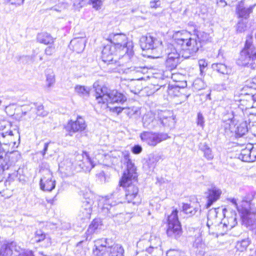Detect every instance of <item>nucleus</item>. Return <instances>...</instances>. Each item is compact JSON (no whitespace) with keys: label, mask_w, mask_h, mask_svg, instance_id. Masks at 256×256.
<instances>
[{"label":"nucleus","mask_w":256,"mask_h":256,"mask_svg":"<svg viewBox=\"0 0 256 256\" xmlns=\"http://www.w3.org/2000/svg\"><path fill=\"white\" fill-rule=\"evenodd\" d=\"M95 92L94 96L98 104H122L126 100V96L116 90L108 89L106 86H101L98 82L93 84Z\"/></svg>","instance_id":"nucleus-1"},{"label":"nucleus","mask_w":256,"mask_h":256,"mask_svg":"<svg viewBox=\"0 0 256 256\" xmlns=\"http://www.w3.org/2000/svg\"><path fill=\"white\" fill-rule=\"evenodd\" d=\"M174 40L177 44L182 47V57L188 58L198 52L196 36L191 35L187 31L182 30L176 32Z\"/></svg>","instance_id":"nucleus-2"},{"label":"nucleus","mask_w":256,"mask_h":256,"mask_svg":"<svg viewBox=\"0 0 256 256\" xmlns=\"http://www.w3.org/2000/svg\"><path fill=\"white\" fill-rule=\"evenodd\" d=\"M108 40L114 44L112 46L116 48V51H119L120 56L126 54L129 56L132 54V43L128 41L126 34L122 33H112L109 35Z\"/></svg>","instance_id":"nucleus-3"},{"label":"nucleus","mask_w":256,"mask_h":256,"mask_svg":"<svg viewBox=\"0 0 256 256\" xmlns=\"http://www.w3.org/2000/svg\"><path fill=\"white\" fill-rule=\"evenodd\" d=\"M140 47L143 50H151L152 58H160L163 48L162 40L150 34L142 36L140 40Z\"/></svg>","instance_id":"nucleus-4"},{"label":"nucleus","mask_w":256,"mask_h":256,"mask_svg":"<svg viewBox=\"0 0 256 256\" xmlns=\"http://www.w3.org/2000/svg\"><path fill=\"white\" fill-rule=\"evenodd\" d=\"M183 52L178 51L174 44L166 43L164 47V53L167 56L165 62L166 67L168 70L175 69L180 61V56Z\"/></svg>","instance_id":"nucleus-5"},{"label":"nucleus","mask_w":256,"mask_h":256,"mask_svg":"<svg viewBox=\"0 0 256 256\" xmlns=\"http://www.w3.org/2000/svg\"><path fill=\"white\" fill-rule=\"evenodd\" d=\"M178 210H174L167 218V228L166 233L168 237L177 239L182 234L180 223L178 218Z\"/></svg>","instance_id":"nucleus-6"},{"label":"nucleus","mask_w":256,"mask_h":256,"mask_svg":"<svg viewBox=\"0 0 256 256\" xmlns=\"http://www.w3.org/2000/svg\"><path fill=\"white\" fill-rule=\"evenodd\" d=\"M240 214L242 224L250 230L256 232V208L238 207Z\"/></svg>","instance_id":"nucleus-7"},{"label":"nucleus","mask_w":256,"mask_h":256,"mask_svg":"<svg viewBox=\"0 0 256 256\" xmlns=\"http://www.w3.org/2000/svg\"><path fill=\"white\" fill-rule=\"evenodd\" d=\"M160 238L155 236H151L148 240H140L137 242V246L141 248L142 251L145 250L153 256L160 254L162 250Z\"/></svg>","instance_id":"nucleus-8"},{"label":"nucleus","mask_w":256,"mask_h":256,"mask_svg":"<svg viewBox=\"0 0 256 256\" xmlns=\"http://www.w3.org/2000/svg\"><path fill=\"white\" fill-rule=\"evenodd\" d=\"M126 185L121 184L120 182V186H122L124 189V198H122L121 195L120 190H116V192H118L120 196L122 197V200H126L128 203H132L134 204H138L140 202V196L138 194V188L135 184L131 182V180H125Z\"/></svg>","instance_id":"nucleus-9"},{"label":"nucleus","mask_w":256,"mask_h":256,"mask_svg":"<svg viewBox=\"0 0 256 256\" xmlns=\"http://www.w3.org/2000/svg\"><path fill=\"white\" fill-rule=\"evenodd\" d=\"M255 60H256V48H254L251 50L242 49L236 63L238 66H246L254 70L256 64L253 62V61Z\"/></svg>","instance_id":"nucleus-10"},{"label":"nucleus","mask_w":256,"mask_h":256,"mask_svg":"<svg viewBox=\"0 0 256 256\" xmlns=\"http://www.w3.org/2000/svg\"><path fill=\"white\" fill-rule=\"evenodd\" d=\"M120 195L118 191L114 192L112 194V198H116L118 200V202L114 204H112V203L110 204V199L106 200V202L102 206L101 211L104 216L109 218H113L118 214H120V212L118 210L116 205L124 202V201H122V197L120 196Z\"/></svg>","instance_id":"nucleus-11"},{"label":"nucleus","mask_w":256,"mask_h":256,"mask_svg":"<svg viewBox=\"0 0 256 256\" xmlns=\"http://www.w3.org/2000/svg\"><path fill=\"white\" fill-rule=\"evenodd\" d=\"M142 141L150 146H156L158 144L168 138V136L164 133H153L144 132L140 135Z\"/></svg>","instance_id":"nucleus-12"},{"label":"nucleus","mask_w":256,"mask_h":256,"mask_svg":"<svg viewBox=\"0 0 256 256\" xmlns=\"http://www.w3.org/2000/svg\"><path fill=\"white\" fill-rule=\"evenodd\" d=\"M114 244L112 238H102L94 241L93 252L96 256H104L108 248Z\"/></svg>","instance_id":"nucleus-13"},{"label":"nucleus","mask_w":256,"mask_h":256,"mask_svg":"<svg viewBox=\"0 0 256 256\" xmlns=\"http://www.w3.org/2000/svg\"><path fill=\"white\" fill-rule=\"evenodd\" d=\"M124 158L126 163V170L124 173L120 180V184H121L126 185L124 184L125 180H135L137 178L138 174L136 173V168L134 164L130 158L129 154H126L124 156Z\"/></svg>","instance_id":"nucleus-14"},{"label":"nucleus","mask_w":256,"mask_h":256,"mask_svg":"<svg viewBox=\"0 0 256 256\" xmlns=\"http://www.w3.org/2000/svg\"><path fill=\"white\" fill-rule=\"evenodd\" d=\"M118 53H119V51H116V48L112 44H107L104 47L102 52V60L108 64L115 63L116 60H114V56Z\"/></svg>","instance_id":"nucleus-15"},{"label":"nucleus","mask_w":256,"mask_h":256,"mask_svg":"<svg viewBox=\"0 0 256 256\" xmlns=\"http://www.w3.org/2000/svg\"><path fill=\"white\" fill-rule=\"evenodd\" d=\"M86 128V124L84 120L78 116L76 121L70 120L66 126V129L69 132L68 135L72 136V132L82 131L85 130Z\"/></svg>","instance_id":"nucleus-16"},{"label":"nucleus","mask_w":256,"mask_h":256,"mask_svg":"<svg viewBox=\"0 0 256 256\" xmlns=\"http://www.w3.org/2000/svg\"><path fill=\"white\" fill-rule=\"evenodd\" d=\"M254 5L248 8L244 6V2H240L236 6V12L238 18H242L246 20L250 17V14L252 12Z\"/></svg>","instance_id":"nucleus-17"},{"label":"nucleus","mask_w":256,"mask_h":256,"mask_svg":"<svg viewBox=\"0 0 256 256\" xmlns=\"http://www.w3.org/2000/svg\"><path fill=\"white\" fill-rule=\"evenodd\" d=\"M32 240L36 243L43 242L42 246L46 248L50 246L51 244L50 238L47 234L41 230L36 231Z\"/></svg>","instance_id":"nucleus-18"},{"label":"nucleus","mask_w":256,"mask_h":256,"mask_svg":"<svg viewBox=\"0 0 256 256\" xmlns=\"http://www.w3.org/2000/svg\"><path fill=\"white\" fill-rule=\"evenodd\" d=\"M46 175L47 178L44 176L41 178L40 187L42 190L50 192L55 188V180H52V174L50 171H48Z\"/></svg>","instance_id":"nucleus-19"},{"label":"nucleus","mask_w":256,"mask_h":256,"mask_svg":"<svg viewBox=\"0 0 256 256\" xmlns=\"http://www.w3.org/2000/svg\"><path fill=\"white\" fill-rule=\"evenodd\" d=\"M206 194L207 203L206 206V208H208L219 199L222 194V191L220 189L214 187L208 189Z\"/></svg>","instance_id":"nucleus-20"},{"label":"nucleus","mask_w":256,"mask_h":256,"mask_svg":"<svg viewBox=\"0 0 256 256\" xmlns=\"http://www.w3.org/2000/svg\"><path fill=\"white\" fill-rule=\"evenodd\" d=\"M84 162H88L90 164L92 168L94 166L92 160L86 152H83L82 154H76L75 156V160L72 162V164L74 166H78L82 168L84 166Z\"/></svg>","instance_id":"nucleus-21"},{"label":"nucleus","mask_w":256,"mask_h":256,"mask_svg":"<svg viewBox=\"0 0 256 256\" xmlns=\"http://www.w3.org/2000/svg\"><path fill=\"white\" fill-rule=\"evenodd\" d=\"M21 158V154L18 150L13 151L6 154L4 165L8 166V170L15 166L16 163Z\"/></svg>","instance_id":"nucleus-22"},{"label":"nucleus","mask_w":256,"mask_h":256,"mask_svg":"<svg viewBox=\"0 0 256 256\" xmlns=\"http://www.w3.org/2000/svg\"><path fill=\"white\" fill-rule=\"evenodd\" d=\"M20 249V248L14 242L4 244L0 248V256H12L14 250L19 252Z\"/></svg>","instance_id":"nucleus-23"},{"label":"nucleus","mask_w":256,"mask_h":256,"mask_svg":"<svg viewBox=\"0 0 256 256\" xmlns=\"http://www.w3.org/2000/svg\"><path fill=\"white\" fill-rule=\"evenodd\" d=\"M167 112H158V118H160L162 126L166 127L172 128L175 123L174 119L172 116H168Z\"/></svg>","instance_id":"nucleus-24"},{"label":"nucleus","mask_w":256,"mask_h":256,"mask_svg":"<svg viewBox=\"0 0 256 256\" xmlns=\"http://www.w3.org/2000/svg\"><path fill=\"white\" fill-rule=\"evenodd\" d=\"M196 34L193 36H196L198 51L207 42L210 41V34L202 31L195 30Z\"/></svg>","instance_id":"nucleus-25"},{"label":"nucleus","mask_w":256,"mask_h":256,"mask_svg":"<svg viewBox=\"0 0 256 256\" xmlns=\"http://www.w3.org/2000/svg\"><path fill=\"white\" fill-rule=\"evenodd\" d=\"M2 132H0V145H10L12 140V136L14 135L12 130H7L6 128H2Z\"/></svg>","instance_id":"nucleus-26"},{"label":"nucleus","mask_w":256,"mask_h":256,"mask_svg":"<svg viewBox=\"0 0 256 256\" xmlns=\"http://www.w3.org/2000/svg\"><path fill=\"white\" fill-rule=\"evenodd\" d=\"M102 220L100 218H94L90 224L86 234L88 235L86 240H88V235H90L94 232H98V230L102 228Z\"/></svg>","instance_id":"nucleus-27"},{"label":"nucleus","mask_w":256,"mask_h":256,"mask_svg":"<svg viewBox=\"0 0 256 256\" xmlns=\"http://www.w3.org/2000/svg\"><path fill=\"white\" fill-rule=\"evenodd\" d=\"M124 249L119 244H113L108 248L104 256H124Z\"/></svg>","instance_id":"nucleus-28"},{"label":"nucleus","mask_w":256,"mask_h":256,"mask_svg":"<svg viewBox=\"0 0 256 256\" xmlns=\"http://www.w3.org/2000/svg\"><path fill=\"white\" fill-rule=\"evenodd\" d=\"M182 210L189 216H192L200 210L198 204L182 203Z\"/></svg>","instance_id":"nucleus-29"},{"label":"nucleus","mask_w":256,"mask_h":256,"mask_svg":"<svg viewBox=\"0 0 256 256\" xmlns=\"http://www.w3.org/2000/svg\"><path fill=\"white\" fill-rule=\"evenodd\" d=\"M212 68L214 70L223 74L228 75L231 72V69L222 63L213 64L212 66Z\"/></svg>","instance_id":"nucleus-30"},{"label":"nucleus","mask_w":256,"mask_h":256,"mask_svg":"<svg viewBox=\"0 0 256 256\" xmlns=\"http://www.w3.org/2000/svg\"><path fill=\"white\" fill-rule=\"evenodd\" d=\"M254 152L252 148H246L242 149L239 155V158L242 160L246 162H254V158H251L250 154Z\"/></svg>","instance_id":"nucleus-31"},{"label":"nucleus","mask_w":256,"mask_h":256,"mask_svg":"<svg viewBox=\"0 0 256 256\" xmlns=\"http://www.w3.org/2000/svg\"><path fill=\"white\" fill-rule=\"evenodd\" d=\"M74 90L81 97L88 98L90 96V88L89 87L81 85H76Z\"/></svg>","instance_id":"nucleus-32"},{"label":"nucleus","mask_w":256,"mask_h":256,"mask_svg":"<svg viewBox=\"0 0 256 256\" xmlns=\"http://www.w3.org/2000/svg\"><path fill=\"white\" fill-rule=\"evenodd\" d=\"M234 131L236 138L243 137L248 132L247 124L246 122L240 124Z\"/></svg>","instance_id":"nucleus-33"},{"label":"nucleus","mask_w":256,"mask_h":256,"mask_svg":"<svg viewBox=\"0 0 256 256\" xmlns=\"http://www.w3.org/2000/svg\"><path fill=\"white\" fill-rule=\"evenodd\" d=\"M38 41L45 44H52L54 42V38L47 32L38 34L37 36Z\"/></svg>","instance_id":"nucleus-34"},{"label":"nucleus","mask_w":256,"mask_h":256,"mask_svg":"<svg viewBox=\"0 0 256 256\" xmlns=\"http://www.w3.org/2000/svg\"><path fill=\"white\" fill-rule=\"evenodd\" d=\"M156 114V113L150 112L144 116L142 118V124L144 128H149Z\"/></svg>","instance_id":"nucleus-35"},{"label":"nucleus","mask_w":256,"mask_h":256,"mask_svg":"<svg viewBox=\"0 0 256 256\" xmlns=\"http://www.w3.org/2000/svg\"><path fill=\"white\" fill-rule=\"evenodd\" d=\"M200 150L204 152V156L208 160H212L214 158L211 148L206 143H201L200 146Z\"/></svg>","instance_id":"nucleus-36"},{"label":"nucleus","mask_w":256,"mask_h":256,"mask_svg":"<svg viewBox=\"0 0 256 256\" xmlns=\"http://www.w3.org/2000/svg\"><path fill=\"white\" fill-rule=\"evenodd\" d=\"M92 210L90 209L89 206H88V208L81 207L78 214V218L81 220H88L90 218Z\"/></svg>","instance_id":"nucleus-37"},{"label":"nucleus","mask_w":256,"mask_h":256,"mask_svg":"<svg viewBox=\"0 0 256 256\" xmlns=\"http://www.w3.org/2000/svg\"><path fill=\"white\" fill-rule=\"evenodd\" d=\"M218 213V212L216 208H212L208 211L207 216V226L208 227L214 224V221L216 220Z\"/></svg>","instance_id":"nucleus-38"},{"label":"nucleus","mask_w":256,"mask_h":256,"mask_svg":"<svg viewBox=\"0 0 256 256\" xmlns=\"http://www.w3.org/2000/svg\"><path fill=\"white\" fill-rule=\"evenodd\" d=\"M250 243V239L249 238H246L238 242L236 246V248L240 252H244L246 250Z\"/></svg>","instance_id":"nucleus-39"},{"label":"nucleus","mask_w":256,"mask_h":256,"mask_svg":"<svg viewBox=\"0 0 256 256\" xmlns=\"http://www.w3.org/2000/svg\"><path fill=\"white\" fill-rule=\"evenodd\" d=\"M70 43L71 44H74V50L78 53L82 52L84 49V42L82 40L74 39L71 41Z\"/></svg>","instance_id":"nucleus-40"},{"label":"nucleus","mask_w":256,"mask_h":256,"mask_svg":"<svg viewBox=\"0 0 256 256\" xmlns=\"http://www.w3.org/2000/svg\"><path fill=\"white\" fill-rule=\"evenodd\" d=\"M254 198V196L251 194H248L246 196H244L242 202L241 204L238 207H246L248 208H252L251 206L250 202Z\"/></svg>","instance_id":"nucleus-41"},{"label":"nucleus","mask_w":256,"mask_h":256,"mask_svg":"<svg viewBox=\"0 0 256 256\" xmlns=\"http://www.w3.org/2000/svg\"><path fill=\"white\" fill-rule=\"evenodd\" d=\"M18 168H19L18 167L15 168L13 172H12V173L8 172L7 173V174L8 175V176L7 180H6V184L8 183V184H10L12 182H14L17 178V177L18 176ZM4 173L6 174V171L4 172Z\"/></svg>","instance_id":"nucleus-42"},{"label":"nucleus","mask_w":256,"mask_h":256,"mask_svg":"<svg viewBox=\"0 0 256 256\" xmlns=\"http://www.w3.org/2000/svg\"><path fill=\"white\" fill-rule=\"evenodd\" d=\"M247 28V22L246 20H240L236 26V30L237 32L242 33L244 32Z\"/></svg>","instance_id":"nucleus-43"},{"label":"nucleus","mask_w":256,"mask_h":256,"mask_svg":"<svg viewBox=\"0 0 256 256\" xmlns=\"http://www.w3.org/2000/svg\"><path fill=\"white\" fill-rule=\"evenodd\" d=\"M252 36H248L246 37V39L245 42L244 47L243 49L247 50H252L254 48H256V46H252Z\"/></svg>","instance_id":"nucleus-44"},{"label":"nucleus","mask_w":256,"mask_h":256,"mask_svg":"<svg viewBox=\"0 0 256 256\" xmlns=\"http://www.w3.org/2000/svg\"><path fill=\"white\" fill-rule=\"evenodd\" d=\"M234 118H229L224 122V128L226 130H230L231 132L234 131Z\"/></svg>","instance_id":"nucleus-45"},{"label":"nucleus","mask_w":256,"mask_h":256,"mask_svg":"<svg viewBox=\"0 0 256 256\" xmlns=\"http://www.w3.org/2000/svg\"><path fill=\"white\" fill-rule=\"evenodd\" d=\"M204 246L200 236L197 237L193 243V247L197 249H203Z\"/></svg>","instance_id":"nucleus-46"},{"label":"nucleus","mask_w":256,"mask_h":256,"mask_svg":"<svg viewBox=\"0 0 256 256\" xmlns=\"http://www.w3.org/2000/svg\"><path fill=\"white\" fill-rule=\"evenodd\" d=\"M162 126L160 118H158V114H156L154 120L150 124L148 129H156Z\"/></svg>","instance_id":"nucleus-47"},{"label":"nucleus","mask_w":256,"mask_h":256,"mask_svg":"<svg viewBox=\"0 0 256 256\" xmlns=\"http://www.w3.org/2000/svg\"><path fill=\"white\" fill-rule=\"evenodd\" d=\"M46 81L48 87H50L55 82V77L53 72L46 74Z\"/></svg>","instance_id":"nucleus-48"},{"label":"nucleus","mask_w":256,"mask_h":256,"mask_svg":"<svg viewBox=\"0 0 256 256\" xmlns=\"http://www.w3.org/2000/svg\"><path fill=\"white\" fill-rule=\"evenodd\" d=\"M193 85L196 89L200 90L204 88L205 85L201 79H198L194 81Z\"/></svg>","instance_id":"nucleus-49"},{"label":"nucleus","mask_w":256,"mask_h":256,"mask_svg":"<svg viewBox=\"0 0 256 256\" xmlns=\"http://www.w3.org/2000/svg\"><path fill=\"white\" fill-rule=\"evenodd\" d=\"M207 65L208 63L205 60L202 59L198 60V66L200 67V74L202 75V74L204 73V69L207 66Z\"/></svg>","instance_id":"nucleus-50"},{"label":"nucleus","mask_w":256,"mask_h":256,"mask_svg":"<svg viewBox=\"0 0 256 256\" xmlns=\"http://www.w3.org/2000/svg\"><path fill=\"white\" fill-rule=\"evenodd\" d=\"M82 204L81 207H84V208H88V206L90 207V209L92 210V205L93 204V200L91 198H85L84 200H82Z\"/></svg>","instance_id":"nucleus-51"},{"label":"nucleus","mask_w":256,"mask_h":256,"mask_svg":"<svg viewBox=\"0 0 256 256\" xmlns=\"http://www.w3.org/2000/svg\"><path fill=\"white\" fill-rule=\"evenodd\" d=\"M166 256H186L185 254L180 252L176 250H170L166 252Z\"/></svg>","instance_id":"nucleus-52"},{"label":"nucleus","mask_w":256,"mask_h":256,"mask_svg":"<svg viewBox=\"0 0 256 256\" xmlns=\"http://www.w3.org/2000/svg\"><path fill=\"white\" fill-rule=\"evenodd\" d=\"M90 3L92 7L96 10L100 8L102 5V2L101 0H90Z\"/></svg>","instance_id":"nucleus-53"},{"label":"nucleus","mask_w":256,"mask_h":256,"mask_svg":"<svg viewBox=\"0 0 256 256\" xmlns=\"http://www.w3.org/2000/svg\"><path fill=\"white\" fill-rule=\"evenodd\" d=\"M196 123L198 126L204 127V120L203 115L202 113L198 112L197 116Z\"/></svg>","instance_id":"nucleus-54"},{"label":"nucleus","mask_w":256,"mask_h":256,"mask_svg":"<svg viewBox=\"0 0 256 256\" xmlns=\"http://www.w3.org/2000/svg\"><path fill=\"white\" fill-rule=\"evenodd\" d=\"M36 114L39 116H46L47 115V112L44 110V106L42 105H39L36 107Z\"/></svg>","instance_id":"nucleus-55"},{"label":"nucleus","mask_w":256,"mask_h":256,"mask_svg":"<svg viewBox=\"0 0 256 256\" xmlns=\"http://www.w3.org/2000/svg\"><path fill=\"white\" fill-rule=\"evenodd\" d=\"M162 158V156L160 154H150L149 157V160L152 162H156Z\"/></svg>","instance_id":"nucleus-56"},{"label":"nucleus","mask_w":256,"mask_h":256,"mask_svg":"<svg viewBox=\"0 0 256 256\" xmlns=\"http://www.w3.org/2000/svg\"><path fill=\"white\" fill-rule=\"evenodd\" d=\"M124 112L128 116H131L136 113V110H134L133 108H124Z\"/></svg>","instance_id":"nucleus-57"},{"label":"nucleus","mask_w":256,"mask_h":256,"mask_svg":"<svg viewBox=\"0 0 256 256\" xmlns=\"http://www.w3.org/2000/svg\"><path fill=\"white\" fill-rule=\"evenodd\" d=\"M34 56H22L20 57V58L22 60L23 62L24 61L26 62H33Z\"/></svg>","instance_id":"nucleus-58"},{"label":"nucleus","mask_w":256,"mask_h":256,"mask_svg":"<svg viewBox=\"0 0 256 256\" xmlns=\"http://www.w3.org/2000/svg\"><path fill=\"white\" fill-rule=\"evenodd\" d=\"M18 256H34V255L32 250H24L19 253Z\"/></svg>","instance_id":"nucleus-59"},{"label":"nucleus","mask_w":256,"mask_h":256,"mask_svg":"<svg viewBox=\"0 0 256 256\" xmlns=\"http://www.w3.org/2000/svg\"><path fill=\"white\" fill-rule=\"evenodd\" d=\"M142 147L140 146L137 144V145L134 146L132 148V152L134 154H140L142 152Z\"/></svg>","instance_id":"nucleus-60"},{"label":"nucleus","mask_w":256,"mask_h":256,"mask_svg":"<svg viewBox=\"0 0 256 256\" xmlns=\"http://www.w3.org/2000/svg\"><path fill=\"white\" fill-rule=\"evenodd\" d=\"M124 108L120 106H114L113 108H110V110L112 112L116 113L117 114H119L122 112V111L124 110Z\"/></svg>","instance_id":"nucleus-61"},{"label":"nucleus","mask_w":256,"mask_h":256,"mask_svg":"<svg viewBox=\"0 0 256 256\" xmlns=\"http://www.w3.org/2000/svg\"><path fill=\"white\" fill-rule=\"evenodd\" d=\"M55 52V47L52 46H48L45 50V54L48 56H51Z\"/></svg>","instance_id":"nucleus-62"},{"label":"nucleus","mask_w":256,"mask_h":256,"mask_svg":"<svg viewBox=\"0 0 256 256\" xmlns=\"http://www.w3.org/2000/svg\"><path fill=\"white\" fill-rule=\"evenodd\" d=\"M160 0H154L150 1V7L151 8H156L160 7Z\"/></svg>","instance_id":"nucleus-63"},{"label":"nucleus","mask_w":256,"mask_h":256,"mask_svg":"<svg viewBox=\"0 0 256 256\" xmlns=\"http://www.w3.org/2000/svg\"><path fill=\"white\" fill-rule=\"evenodd\" d=\"M8 170V166L4 165V162H0V175H2Z\"/></svg>","instance_id":"nucleus-64"}]
</instances>
